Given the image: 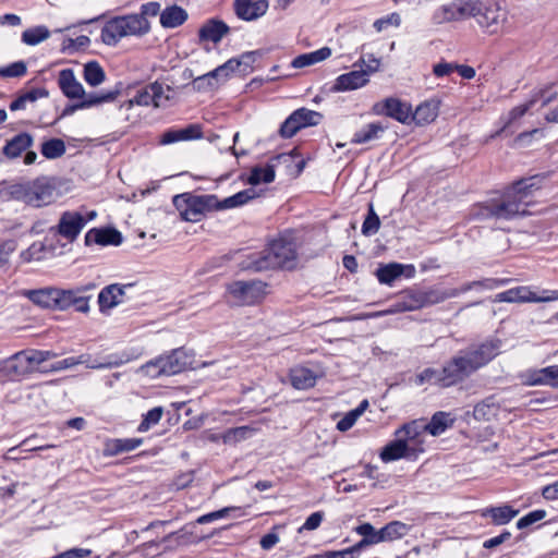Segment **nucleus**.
<instances>
[{"label":"nucleus","instance_id":"45","mask_svg":"<svg viewBox=\"0 0 558 558\" xmlns=\"http://www.w3.org/2000/svg\"><path fill=\"white\" fill-rule=\"evenodd\" d=\"M231 513H235V517H242V515H244L245 512L242 510L241 507H235V506L225 507L222 509H219V510H216V511H213V512H209V513L198 517L195 522L197 524H207V523L214 522L216 520L225 519L228 515H230Z\"/></svg>","mask_w":558,"mask_h":558},{"label":"nucleus","instance_id":"3","mask_svg":"<svg viewBox=\"0 0 558 558\" xmlns=\"http://www.w3.org/2000/svg\"><path fill=\"white\" fill-rule=\"evenodd\" d=\"M87 287L61 289L45 287L40 289L23 290L21 294L35 305L51 311H66L74 307L76 312L88 313L90 296L86 295Z\"/></svg>","mask_w":558,"mask_h":558},{"label":"nucleus","instance_id":"20","mask_svg":"<svg viewBox=\"0 0 558 558\" xmlns=\"http://www.w3.org/2000/svg\"><path fill=\"white\" fill-rule=\"evenodd\" d=\"M368 81V72H365L364 69L354 70L339 75L331 89L333 92L354 90L365 86Z\"/></svg>","mask_w":558,"mask_h":558},{"label":"nucleus","instance_id":"34","mask_svg":"<svg viewBox=\"0 0 558 558\" xmlns=\"http://www.w3.org/2000/svg\"><path fill=\"white\" fill-rule=\"evenodd\" d=\"M189 17L187 12L179 5L167 7L160 12V24L165 28L181 26Z\"/></svg>","mask_w":558,"mask_h":558},{"label":"nucleus","instance_id":"1","mask_svg":"<svg viewBox=\"0 0 558 558\" xmlns=\"http://www.w3.org/2000/svg\"><path fill=\"white\" fill-rule=\"evenodd\" d=\"M500 348L499 339H487L480 343H473L458 351L444 363L441 368L427 367L423 369L416 375L415 384L422 386L428 383L444 388L461 384L498 356Z\"/></svg>","mask_w":558,"mask_h":558},{"label":"nucleus","instance_id":"27","mask_svg":"<svg viewBox=\"0 0 558 558\" xmlns=\"http://www.w3.org/2000/svg\"><path fill=\"white\" fill-rule=\"evenodd\" d=\"M318 377V374L304 366H295L289 373L291 385L299 390L314 387Z\"/></svg>","mask_w":558,"mask_h":558},{"label":"nucleus","instance_id":"42","mask_svg":"<svg viewBox=\"0 0 558 558\" xmlns=\"http://www.w3.org/2000/svg\"><path fill=\"white\" fill-rule=\"evenodd\" d=\"M425 424L423 420H414L402 425V427L396 432V436L402 437V439H405V442L408 440L417 441L422 434L426 433Z\"/></svg>","mask_w":558,"mask_h":558},{"label":"nucleus","instance_id":"5","mask_svg":"<svg viewBox=\"0 0 558 558\" xmlns=\"http://www.w3.org/2000/svg\"><path fill=\"white\" fill-rule=\"evenodd\" d=\"M172 204L180 213L182 220L198 222L206 213L216 210L218 197L214 194L194 195L186 192L174 195Z\"/></svg>","mask_w":558,"mask_h":558},{"label":"nucleus","instance_id":"17","mask_svg":"<svg viewBox=\"0 0 558 558\" xmlns=\"http://www.w3.org/2000/svg\"><path fill=\"white\" fill-rule=\"evenodd\" d=\"M269 8L268 0H234L233 10L238 19L253 22L264 16Z\"/></svg>","mask_w":558,"mask_h":558},{"label":"nucleus","instance_id":"58","mask_svg":"<svg viewBox=\"0 0 558 558\" xmlns=\"http://www.w3.org/2000/svg\"><path fill=\"white\" fill-rule=\"evenodd\" d=\"M27 71L24 61H17L9 64L0 70V75L3 77H19L23 76Z\"/></svg>","mask_w":558,"mask_h":558},{"label":"nucleus","instance_id":"39","mask_svg":"<svg viewBox=\"0 0 558 558\" xmlns=\"http://www.w3.org/2000/svg\"><path fill=\"white\" fill-rule=\"evenodd\" d=\"M27 357H29V350L15 353L8 361V371L15 376H22L32 372L34 363Z\"/></svg>","mask_w":558,"mask_h":558},{"label":"nucleus","instance_id":"21","mask_svg":"<svg viewBox=\"0 0 558 558\" xmlns=\"http://www.w3.org/2000/svg\"><path fill=\"white\" fill-rule=\"evenodd\" d=\"M132 284L112 283L104 289L98 294V304L100 312L110 310L119 305L123 301L125 289L131 288Z\"/></svg>","mask_w":558,"mask_h":558},{"label":"nucleus","instance_id":"14","mask_svg":"<svg viewBox=\"0 0 558 558\" xmlns=\"http://www.w3.org/2000/svg\"><path fill=\"white\" fill-rule=\"evenodd\" d=\"M544 295L538 296L535 292L531 291L529 287H515L509 289L507 291L500 292L496 295L497 302H507V303H525V302H549L558 300V291L557 290H544Z\"/></svg>","mask_w":558,"mask_h":558},{"label":"nucleus","instance_id":"30","mask_svg":"<svg viewBox=\"0 0 558 558\" xmlns=\"http://www.w3.org/2000/svg\"><path fill=\"white\" fill-rule=\"evenodd\" d=\"M123 32L126 36H142L148 33L149 31V22L146 17L138 14H130L120 16Z\"/></svg>","mask_w":558,"mask_h":558},{"label":"nucleus","instance_id":"15","mask_svg":"<svg viewBox=\"0 0 558 558\" xmlns=\"http://www.w3.org/2000/svg\"><path fill=\"white\" fill-rule=\"evenodd\" d=\"M373 110L377 114H385L400 123H411V106L398 98H386L383 102L375 104Z\"/></svg>","mask_w":558,"mask_h":558},{"label":"nucleus","instance_id":"38","mask_svg":"<svg viewBox=\"0 0 558 558\" xmlns=\"http://www.w3.org/2000/svg\"><path fill=\"white\" fill-rule=\"evenodd\" d=\"M408 444L405 442V439H402V437H399L397 440L390 441L387 444L381 452H380V459L384 462H391L399 460L401 458L408 457Z\"/></svg>","mask_w":558,"mask_h":558},{"label":"nucleus","instance_id":"24","mask_svg":"<svg viewBox=\"0 0 558 558\" xmlns=\"http://www.w3.org/2000/svg\"><path fill=\"white\" fill-rule=\"evenodd\" d=\"M422 307H424L422 290H408L404 291L401 299L385 313L395 314L399 312L415 311Z\"/></svg>","mask_w":558,"mask_h":558},{"label":"nucleus","instance_id":"25","mask_svg":"<svg viewBox=\"0 0 558 558\" xmlns=\"http://www.w3.org/2000/svg\"><path fill=\"white\" fill-rule=\"evenodd\" d=\"M230 31V27L221 20L210 19L198 31L201 40L218 44Z\"/></svg>","mask_w":558,"mask_h":558},{"label":"nucleus","instance_id":"29","mask_svg":"<svg viewBox=\"0 0 558 558\" xmlns=\"http://www.w3.org/2000/svg\"><path fill=\"white\" fill-rule=\"evenodd\" d=\"M438 110V101L426 100L418 105L414 112L411 110V122H415L417 125L428 124L437 118Z\"/></svg>","mask_w":558,"mask_h":558},{"label":"nucleus","instance_id":"43","mask_svg":"<svg viewBox=\"0 0 558 558\" xmlns=\"http://www.w3.org/2000/svg\"><path fill=\"white\" fill-rule=\"evenodd\" d=\"M50 37V31L45 25H38L25 29L22 33V43L27 46H36Z\"/></svg>","mask_w":558,"mask_h":558},{"label":"nucleus","instance_id":"18","mask_svg":"<svg viewBox=\"0 0 558 558\" xmlns=\"http://www.w3.org/2000/svg\"><path fill=\"white\" fill-rule=\"evenodd\" d=\"M122 241L123 236L116 228H93L85 234V244L87 246L93 244L118 246Z\"/></svg>","mask_w":558,"mask_h":558},{"label":"nucleus","instance_id":"52","mask_svg":"<svg viewBox=\"0 0 558 558\" xmlns=\"http://www.w3.org/2000/svg\"><path fill=\"white\" fill-rule=\"evenodd\" d=\"M253 428L248 426H239L234 428H229L225 432L222 439L225 444H236L239 441H242L246 438H248L252 433Z\"/></svg>","mask_w":558,"mask_h":558},{"label":"nucleus","instance_id":"57","mask_svg":"<svg viewBox=\"0 0 558 558\" xmlns=\"http://www.w3.org/2000/svg\"><path fill=\"white\" fill-rule=\"evenodd\" d=\"M264 56L263 50H253L243 52L240 57L235 58L239 62V66H243V72L252 71L253 64Z\"/></svg>","mask_w":558,"mask_h":558},{"label":"nucleus","instance_id":"40","mask_svg":"<svg viewBox=\"0 0 558 558\" xmlns=\"http://www.w3.org/2000/svg\"><path fill=\"white\" fill-rule=\"evenodd\" d=\"M531 385H549L558 388V365H550L538 371H535L530 376Z\"/></svg>","mask_w":558,"mask_h":558},{"label":"nucleus","instance_id":"19","mask_svg":"<svg viewBox=\"0 0 558 558\" xmlns=\"http://www.w3.org/2000/svg\"><path fill=\"white\" fill-rule=\"evenodd\" d=\"M203 137L202 128L199 124H189L182 129H168L165 131L159 140L161 145H170L182 141H193Z\"/></svg>","mask_w":558,"mask_h":558},{"label":"nucleus","instance_id":"44","mask_svg":"<svg viewBox=\"0 0 558 558\" xmlns=\"http://www.w3.org/2000/svg\"><path fill=\"white\" fill-rule=\"evenodd\" d=\"M410 526L400 521H391L380 529L383 542L399 539L408 534Z\"/></svg>","mask_w":558,"mask_h":558},{"label":"nucleus","instance_id":"7","mask_svg":"<svg viewBox=\"0 0 558 558\" xmlns=\"http://www.w3.org/2000/svg\"><path fill=\"white\" fill-rule=\"evenodd\" d=\"M470 5V17L475 19L477 25L487 34L494 35L502 32L507 22V12L497 2L475 0Z\"/></svg>","mask_w":558,"mask_h":558},{"label":"nucleus","instance_id":"8","mask_svg":"<svg viewBox=\"0 0 558 558\" xmlns=\"http://www.w3.org/2000/svg\"><path fill=\"white\" fill-rule=\"evenodd\" d=\"M194 354L184 348L174 349L170 354L159 356L148 362L144 369L153 377L166 375L171 376L179 374L193 366Z\"/></svg>","mask_w":558,"mask_h":558},{"label":"nucleus","instance_id":"12","mask_svg":"<svg viewBox=\"0 0 558 558\" xmlns=\"http://www.w3.org/2000/svg\"><path fill=\"white\" fill-rule=\"evenodd\" d=\"M123 360L119 357L117 354H110L101 360H92L89 354H81L78 356H69L63 360L57 361L51 365V372H60L63 369H68L74 367L76 365L84 364L87 368L92 369H108L113 367H119L123 364Z\"/></svg>","mask_w":558,"mask_h":558},{"label":"nucleus","instance_id":"16","mask_svg":"<svg viewBox=\"0 0 558 558\" xmlns=\"http://www.w3.org/2000/svg\"><path fill=\"white\" fill-rule=\"evenodd\" d=\"M416 269L412 264L389 263L380 265L376 269V278L381 284L392 286L395 281L404 277L411 279L415 276Z\"/></svg>","mask_w":558,"mask_h":558},{"label":"nucleus","instance_id":"32","mask_svg":"<svg viewBox=\"0 0 558 558\" xmlns=\"http://www.w3.org/2000/svg\"><path fill=\"white\" fill-rule=\"evenodd\" d=\"M386 129L387 126L380 122L368 123L353 134L351 143L360 145L379 140Z\"/></svg>","mask_w":558,"mask_h":558},{"label":"nucleus","instance_id":"33","mask_svg":"<svg viewBox=\"0 0 558 558\" xmlns=\"http://www.w3.org/2000/svg\"><path fill=\"white\" fill-rule=\"evenodd\" d=\"M258 197V193L254 187H248L243 191L235 193L232 196L226 197L222 201L218 199L216 210L231 209L243 206L250 201Z\"/></svg>","mask_w":558,"mask_h":558},{"label":"nucleus","instance_id":"31","mask_svg":"<svg viewBox=\"0 0 558 558\" xmlns=\"http://www.w3.org/2000/svg\"><path fill=\"white\" fill-rule=\"evenodd\" d=\"M456 418L449 412L438 411L433 414L430 421L425 424L426 433L439 436L452 427Z\"/></svg>","mask_w":558,"mask_h":558},{"label":"nucleus","instance_id":"46","mask_svg":"<svg viewBox=\"0 0 558 558\" xmlns=\"http://www.w3.org/2000/svg\"><path fill=\"white\" fill-rule=\"evenodd\" d=\"M275 168L271 165L266 167H254L247 178V183L255 186L259 183H271L275 180Z\"/></svg>","mask_w":558,"mask_h":558},{"label":"nucleus","instance_id":"4","mask_svg":"<svg viewBox=\"0 0 558 558\" xmlns=\"http://www.w3.org/2000/svg\"><path fill=\"white\" fill-rule=\"evenodd\" d=\"M296 260L298 253L295 242L286 238H279L271 241L269 245L247 265V268L255 271L275 268L293 269L296 266Z\"/></svg>","mask_w":558,"mask_h":558},{"label":"nucleus","instance_id":"35","mask_svg":"<svg viewBox=\"0 0 558 558\" xmlns=\"http://www.w3.org/2000/svg\"><path fill=\"white\" fill-rule=\"evenodd\" d=\"M120 16L109 20L101 29V40L108 46H116L119 40L125 37Z\"/></svg>","mask_w":558,"mask_h":558},{"label":"nucleus","instance_id":"53","mask_svg":"<svg viewBox=\"0 0 558 558\" xmlns=\"http://www.w3.org/2000/svg\"><path fill=\"white\" fill-rule=\"evenodd\" d=\"M90 44L89 37L80 35L76 38H65L61 46V52L73 54L80 49L88 47Z\"/></svg>","mask_w":558,"mask_h":558},{"label":"nucleus","instance_id":"11","mask_svg":"<svg viewBox=\"0 0 558 558\" xmlns=\"http://www.w3.org/2000/svg\"><path fill=\"white\" fill-rule=\"evenodd\" d=\"M266 288L260 280H238L228 286V291L236 305H253L265 296Z\"/></svg>","mask_w":558,"mask_h":558},{"label":"nucleus","instance_id":"61","mask_svg":"<svg viewBox=\"0 0 558 558\" xmlns=\"http://www.w3.org/2000/svg\"><path fill=\"white\" fill-rule=\"evenodd\" d=\"M535 102H536V99L531 98L526 104H523V105L512 108L508 114V121L506 124L509 125L513 121L523 117L527 112V110L534 106Z\"/></svg>","mask_w":558,"mask_h":558},{"label":"nucleus","instance_id":"23","mask_svg":"<svg viewBox=\"0 0 558 558\" xmlns=\"http://www.w3.org/2000/svg\"><path fill=\"white\" fill-rule=\"evenodd\" d=\"M58 84L63 95L70 99H78L84 96V87L76 80L72 69L60 71Z\"/></svg>","mask_w":558,"mask_h":558},{"label":"nucleus","instance_id":"59","mask_svg":"<svg viewBox=\"0 0 558 558\" xmlns=\"http://www.w3.org/2000/svg\"><path fill=\"white\" fill-rule=\"evenodd\" d=\"M558 93L553 90V85H548L544 88H539L534 93L532 98H535L536 101L542 100V106L545 107L557 99Z\"/></svg>","mask_w":558,"mask_h":558},{"label":"nucleus","instance_id":"62","mask_svg":"<svg viewBox=\"0 0 558 558\" xmlns=\"http://www.w3.org/2000/svg\"><path fill=\"white\" fill-rule=\"evenodd\" d=\"M360 417V414L353 409L348 412L341 420L337 423V429L340 432L349 430Z\"/></svg>","mask_w":558,"mask_h":558},{"label":"nucleus","instance_id":"10","mask_svg":"<svg viewBox=\"0 0 558 558\" xmlns=\"http://www.w3.org/2000/svg\"><path fill=\"white\" fill-rule=\"evenodd\" d=\"M166 90L171 92L172 88L170 86L165 87L157 81L149 83L135 92L130 99V106L163 108L172 98L169 94H166Z\"/></svg>","mask_w":558,"mask_h":558},{"label":"nucleus","instance_id":"2","mask_svg":"<svg viewBox=\"0 0 558 558\" xmlns=\"http://www.w3.org/2000/svg\"><path fill=\"white\" fill-rule=\"evenodd\" d=\"M545 178L544 174H536L513 182L500 197L475 205L471 213L473 219L512 220L526 216L530 205L527 197L541 189Z\"/></svg>","mask_w":558,"mask_h":558},{"label":"nucleus","instance_id":"41","mask_svg":"<svg viewBox=\"0 0 558 558\" xmlns=\"http://www.w3.org/2000/svg\"><path fill=\"white\" fill-rule=\"evenodd\" d=\"M355 532L363 538L357 542L360 546L365 549L366 547L383 542L381 531L376 530L371 523L365 522L355 527Z\"/></svg>","mask_w":558,"mask_h":558},{"label":"nucleus","instance_id":"60","mask_svg":"<svg viewBox=\"0 0 558 558\" xmlns=\"http://www.w3.org/2000/svg\"><path fill=\"white\" fill-rule=\"evenodd\" d=\"M59 353L51 350H29V357H27L34 365H39L48 360L56 359Z\"/></svg>","mask_w":558,"mask_h":558},{"label":"nucleus","instance_id":"22","mask_svg":"<svg viewBox=\"0 0 558 558\" xmlns=\"http://www.w3.org/2000/svg\"><path fill=\"white\" fill-rule=\"evenodd\" d=\"M142 444V438H108L104 442L102 454L105 457H116L124 452L133 451Z\"/></svg>","mask_w":558,"mask_h":558},{"label":"nucleus","instance_id":"48","mask_svg":"<svg viewBox=\"0 0 558 558\" xmlns=\"http://www.w3.org/2000/svg\"><path fill=\"white\" fill-rule=\"evenodd\" d=\"M65 144L61 138H51L41 144L40 151L47 159H57L65 154Z\"/></svg>","mask_w":558,"mask_h":558},{"label":"nucleus","instance_id":"36","mask_svg":"<svg viewBox=\"0 0 558 558\" xmlns=\"http://www.w3.org/2000/svg\"><path fill=\"white\" fill-rule=\"evenodd\" d=\"M500 405L494 396H489L476 403L473 408V417L476 421H490L497 416Z\"/></svg>","mask_w":558,"mask_h":558},{"label":"nucleus","instance_id":"26","mask_svg":"<svg viewBox=\"0 0 558 558\" xmlns=\"http://www.w3.org/2000/svg\"><path fill=\"white\" fill-rule=\"evenodd\" d=\"M34 138L27 132H22L7 142L2 148V154L9 159H15L33 146Z\"/></svg>","mask_w":558,"mask_h":558},{"label":"nucleus","instance_id":"37","mask_svg":"<svg viewBox=\"0 0 558 558\" xmlns=\"http://www.w3.org/2000/svg\"><path fill=\"white\" fill-rule=\"evenodd\" d=\"M330 56L331 49L329 47H323L318 50L295 57L291 62V66L294 69H302L322 62Z\"/></svg>","mask_w":558,"mask_h":558},{"label":"nucleus","instance_id":"47","mask_svg":"<svg viewBox=\"0 0 558 558\" xmlns=\"http://www.w3.org/2000/svg\"><path fill=\"white\" fill-rule=\"evenodd\" d=\"M106 78L105 71L97 61L87 62L84 66V80L90 86L100 85Z\"/></svg>","mask_w":558,"mask_h":558},{"label":"nucleus","instance_id":"9","mask_svg":"<svg viewBox=\"0 0 558 558\" xmlns=\"http://www.w3.org/2000/svg\"><path fill=\"white\" fill-rule=\"evenodd\" d=\"M501 283V280L487 278L483 280L466 282L460 288H442L437 286L429 287L425 290H422L424 307L445 302L449 299L458 298L460 294L466 293L476 287L492 290Z\"/></svg>","mask_w":558,"mask_h":558},{"label":"nucleus","instance_id":"13","mask_svg":"<svg viewBox=\"0 0 558 558\" xmlns=\"http://www.w3.org/2000/svg\"><path fill=\"white\" fill-rule=\"evenodd\" d=\"M97 216L95 210H90L84 216L78 211L66 210L62 213L59 223L56 227L57 232L69 242L76 240L86 223L94 220Z\"/></svg>","mask_w":558,"mask_h":558},{"label":"nucleus","instance_id":"51","mask_svg":"<svg viewBox=\"0 0 558 558\" xmlns=\"http://www.w3.org/2000/svg\"><path fill=\"white\" fill-rule=\"evenodd\" d=\"M117 96V92H108V93H93L85 95L80 98L81 99V107L83 109L90 108L96 105H100L104 102H109L114 100Z\"/></svg>","mask_w":558,"mask_h":558},{"label":"nucleus","instance_id":"55","mask_svg":"<svg viewBox=\"0 0 558 558\" xmlns=\"http://www.w3.org/2000/svg\"><path fill=\"white\" fill-rule=\"evenodd\" d=\"M546 515H547V512L544 509L533 510L517 521V527L519 530L526 529V527L533 525L534 523L545 519Z\"/></svg>","mask_w":558,"mask_h":558},{"label":"nucleus","instance_id":"63","mask_svg":"<svg viewBox=\"0 0 558 558\" xmlns=\"http://www.w3.org/2000/svg\"><path fill=\"white\" fill-rule=\"evenodd\" d=\"M44 244L40 242L33 243L27 250L21 253V257L24 262L40 259V253L44 251Z\"/></svg>","mask_w":558,"mask_h":558},{"label":"nucleus","instance_id":"28","mask_svg":"<svg viewBox=\"0 0 558 558\" xmlns=\"http://www.w3.org/2000/svg\"><path fill=\"white\" fill-rule=\"evenodd\" d=\"M480 514L482 518H490L494 525H505L519 514V510L509 505H502L484 508Z\"/></svg>","mask_w":558,"mask_h":558},{"label":"nucleus","instance_id":"6","mask_svg":"<svg viewBox=\"0 0 558 558\" xmlns=\"http://www.w3.org/2000/svg\"><path fill=\"white\" fill-rule=\"evenodd\" d=\"M53 195L54 186L51 184V179L47 177L16 183V189L13 191L16 201L37 208L49 205L53 201Z\"/></svg>","mask_w":558,"mask_h":558},{"label":"nucleus","instance_id":"54","mask_svg":"<svg viewBox=\"0 0 558 558\" xmlns=\"http://www.w3.org/2000/svg\"><path fill=\"white\" fill-rule=\"evenodd\" d=\"M163 410L161 407L150 409L143 417L140 423L137 430L141 433L147 432L151 426L159 423L161 420Z\"/></svg>","mask_w":558,"mask_h":558},{"label":"nucleus","instance_id":"50","mask_svg":"<svg viewBox=\"0 0 558 558\" xmlns=\"http://www.w3.org/2000/svg\"><path fill=\"white\" fill-rule=\"evenodd\" d=\"M380 228V219L376 214L373 204L368 205L367 215L362 225V234L365 236L374 235Z\"/></svg>","mask_w":558,"mask_h":558},{"label":"nucleus","instance_id":"56","mask_svg":"<svg viewBox=\"0 0 558 558\" xmlns=\"http://www.w3.org/2000/svg\"><path fill=\"white\" fill-rule=\"evenodd\" d=\"M301 130L298 120L292 112L280 125L279 134L282 138H291Z\"/></svg>","mask_w":558,"mask_h":558},{"label":"nucleus","instance_id":"49","mask_svg":"<svg viewBox=\"0 0 558 558\" xmlns=\"http://www.w3.org/2000/svg\"><path fill=\"white\" fill-rule=\"evenodd\" d=\"M298 123L300 124L301 129L307 128V126H314L320 123L323 116L322 113L307 109V108H300L293 111Z\"/></svg>","mask_w":558,"mask_h":558},{"label":"nucleus","instance_id":"64","mask_svg":"<svg viewBox=\"0 0 558 558\" xmlns=\"http://www.w3.org/2000/svg\"><path fill=\"white\" fill-rule=\"evenodd\" d=\"M92 555L90 549L71 548L51 558H86Z\"/></svg>","mask_w":558,"mask_h":558}]
</instances>
